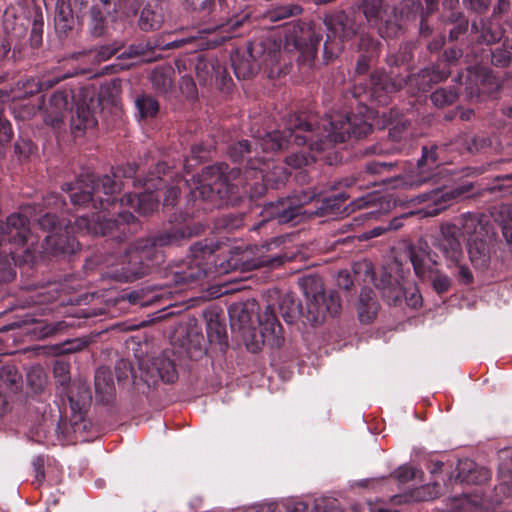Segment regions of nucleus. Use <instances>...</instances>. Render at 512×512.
I'll return each instance as SVG.
<instances>
[{
	"label": "nucleus",
	"instance_id": "obj_1",
	"mask_svg": "<svg viewBox=\"0 0 512 512\" xmlns=\"http://www.w3.org/2000/svg\"><path fill=\"white\" fill-rule=\"evenodd\" d=\"M358 113L331 114L315 123L314 117L306 113H291L283 118V129L266 133L262 138L242 139L227 147V154L241 168L229 169L226 163H217L202 169L193 176V186L187 197L190 206L187 215L200 211L206 213L214 208L236 205L241 199V175L247 180L253 173L266 166L265 153L286 151L293 146L308 145L310 152H323L351 137L361 139L373 130L369 123L370 109L358 100Z\"/></svg>",
	"mask_w": 512,
	"mask_h": 512
},
{
	"label": "nucleus",
	"instance_id": "obj_2",
	"mask_svg": "<svg viewBox=\"0 0 512 512\" xmlns=\"http://www.w3.org/2000/svg\"><path fill=\"white\" fill-rule=\"evenodd\" d=\"M378 182H381L380 177L367 174L364 164L357 176L345 177L333 185L330 194L302 191L300 194L271 202L266 213L279 224H297L312 216L338 215L347 210L346 201L354 197L356 190L368 189Z\"/></svg>",
	"mask_w": 512,
	"mask_h": 512
},
{
	"label": "nucleus",
	"instance_id": "obj_3",
	"mask_svg": "<svg viewBox=\"0 0 512 512\" xmlns=\"http://www.w3.org/2000/svg\"><path fill=\"white\" fill-rule=\"evenodd\" d=\"M363 20L370 27L376 28L383 39L398 38L403 33L398 19L388 15L385 0H359L352 6L351 11H337L325 18L323 56L326 61L339 55L343 42L356 36L363 26Z\"/></svg>",
	"mask_w": 512,
	"mask_h": 512
},
{
	"label": "nucleus",
	"instance_id": "obj_4",
	"mask_svg": "<svg viewBox=\"0 0 512 512\" xmlns=\"http://www.w3.org/2000/svg\"><path fill=\"white\" fill-rule=\"evenodd\" d=\"M194 234L192 228L184 223L163 227L156 233L139 238L126 248L125 255L119 260H107L102 276L117 282H133L146 275L151 269L164 262L165 247L179 246Z\"/></svg>",
	"mask_w": 512,
	"mask_h": 512
},
{
	"label": "nucleus",
	"instance_id": "obj_5",
	"mask_svg": "<svg viewBox=\"0 0 512 512\" xmlns=\"http://www.w3.org/2000/svg\"><path fill=\"white\" fill-rule=\"evenodd\" d=\"M454 146L453 143H436L428 142L421 148V157L417 161L418 174L406 178L390 175L397 168V162L385 161H367L365 162V172L371 176H379L380 181L384 184H390L393 188H419L423 185H431L417 196V203H433L437 207L432 213H438L446 208V202L450 199L447 192L440 186L434 185L438 180L436 170L448 161L446 152L449 147Z\"/></svg>",
	"mask_w": 512,
	"mask_h": 512
},
{
	"label": "nucleus",
	"instance_id": "obj_6",
	"mask_svg": "<svg viewBox=\"0 0 512 512\" xmlns=\"http://www.w3.org/2000/svg\"><path fill=\"white\" fill-rule=\"evenodd\" d=\"M117 218L108 217L104 211L93 212L91 216H78L71 226L66 224L64 232L50 233L44 238V248L55 256L72 255L80 249V243L72 233L101 235L108 237L106 242L115 241L117 244L125 242L130 236L137 233L140 224L130 211H119Z\"/></svg>",
	"mask_w": 512,
	"mask_h": 512
},
{
	"label": "nucleus",
	"instance_id": "obj_7",
	"mask_svg": "<svg viewBox=\"0 0 512 512\" xmlns=\"http://www.w3.org/2000/svg\"><path fill=\"white\" fill-rule=\"evenodd\" d=\"M139 167L135 162H128L112 168L111 175L97 178L94 173H82L75 182L62 185V190L68 194L74 206H91L98 211H104L108 217H114L108 211L109 207L116 206L117 198L114 196L122 188L121 179H130L133 186L143 184V178L138 175Z\"/></svg>",
	"mask_w": 512,
	"mask_h": 512
},
{
	"label": "nucleus",
	"instance_id": "obj_8",
	"mask_svg": "<svg viewBox=\"0 0 512 512\" xmlns=\"http://www.w3.org/2000/svg\"><path fill=\"white\" fill-rule=\"evenodd\" d=\"M299 286L306 298V312L294 293H286L279 302V311L287 324L300 320L304 325L322 324L327 315L336 317L341 311V299L337 291L326 294L324 284L317 276H305Z\"/></svg>",
	"mask_w": 512,
	"mask_h": 512
},
{
	"label": "nucleus",
	"instance_id": "obj_9",
	"mask_svg": "<svg viewBox=\"0 0 512 512\" xmlns=\"http://www.w3.org/2000/svg\"><path fill=\"white\" fill-rule=\"evenodd\" d=\"M221 250V242L214 239H203L190 247V255L186 260L172 266L166 272L169 284L189 286L198 284L209 274L218 272L217 252Z\"/></svg>",
	"mask_w": 512,
	"mask_h": 512
},
{
	"label": "nucleus",
	"instance_id": "obj_10",
	"mask_svg": "<svg viewBox=\"0 0 512 512\" xmlns=\"http://www.w3.org/2000/svg\"><path fill=\"white\" fill-rule=\"evenodd\" d=\"M451 70L446 65L442 67L441 63H436L430 67L421 69L417 74L406 73L397 75L391 80L384 73H372L369 79L368 95L379 105H387L390 101V95L401 90L404 85L410 83L415 85L418 91L427 92L434 84H438L449 77Z\"/></svg>",
	"mask_w": 512,
	"mask_h": 512
},
{
	"label": "nucleus",
	"instance_id": "obj_11",
	"mask_svg": "<svg viewBox=\"0 0 512 512\" xmlns=\"http://www.w3.org/2000/svg\"><path fill=\"white\" fill-rule=\"evenodd\" d=\"M281 57V45L269 37L248 42L245 49L231 54V66L238 79H249L261 66L272 68Z\"/></svg>",
	"mask_w": 512,
	"mask_h": 512
},
{
	"label": "nucleus",
	"instance_id": "obj_12",
	"mask_svg": "<svg viewBox=\"0 0 512 512\" xmlns=\"http://www.w3.org/2000/svg\"><path fill=\"white\" fill-rule=\"evenodd\" d=\"M407 254L415 275L422 282L429 281L437 295L442 296L451 290L453 280L436 268L438 256L430 250L427 242L419 240L416 244L409 245Z\"/></svg>",
	"mask_w": 512,
	"mask_h": 512
},
{
	"label": "nucleus",
	"instance_id": "obj_13",
	"mask_svg": "<svg viewBox=\"0 0 512 512\" xmlns=\"http://www.w3.org/2000/svg\"><path fill=\"white\" fill-rule=\"evenodd\" d=\"M170 167L166 162H158L155 171L149 172L143 178L144 191L141 193H127L119 200L116 205L129 206L134 208L141 215H149L157 210L159 206L161 187L164 184V178L169 172Z\"/></svg>",
	"mask_w": 512,
	"mask_h": 512
},
{
	"label": "nucleus",
	"instance_id": "obj_14",
	"mask_svg": "<svg viewBox=\"0 0 512 512\" xmlns=\"http://www.w3.org/2000/svg\"><path fill=\"white\" fill-rule=\"evenodd\" d=\"M322 39V33L310 25L294 22L285 28L284 49L288 52H298L299 64L311 67Z\"/></svg>",
	"mask_w": 512,
	"mask_h": 512
},
{
	"label": "nucleus",
	"instance_id": "obj_15",
	"mask_svg": "<svg viewBox=\"0 0 512 512\" xmlns=\"http://www.w3.org/2000/svg\"><path fill=\"white\" fill-rule=\"evenodd\" d=\"M31 209L28 205L21 212L9 215L6 221H0V250L11 248L16 252L28 242L31 237L28 213Z\"/></svg>",
	"mask_w": 512,
	"mask_h": 512
},
{
	"label": "nucleus",
	"instance_id": "obj_16",
	"mask_svg": "<svg viewBox=\"0 0 512 512\" xmlns=\"http://www.w3.org/2000/svg\"><path fill=\"white\" fill-rule=\"evenodd\" d=\"M257 322L260 340L256 339L252 343H247L248 350L255 353L264 344L271 348H280L285 339L283 327L277 317L275 306L272 304L266 305L262 312L257 313Z\"/></svg>",
	"mask_w": 512,
	"mask_h": 512
},
{
	"label": "nucleus",
	"instance_id": "obj_17",
	"mask_svg": "<svg viewBox=\"0 0 512 512\" xmlns=\"http://www.w3.org/2000/svg\"><path fill=\"white\" fill-rule=\"evenodd\" d=\"M480 223L476 216L472 214L463 215L461 227L463 234L468 239V254L473 267L477 270H486L490 265L491 253L486 240L478 237L477 228Z\"/></svg>",
	"mask_w": 512,
	"mask_h": 512
},
{
	"label": "nucleus",
	"instance_id": "obj_18",
	"mask_svg": "<svg viewBox=\"0 0 512 512\" xmlns=\"http://www.w3.org/2000/svg\"><path fill=\"white\" fill-rule=\"evenodd\" d=\"M142 377L148 385L156 384L159 380L168 384L177 381L179 375L175 352L165 350L160 355L153 357L143 368Z\"/></svg>",
	"mask_w": 512,
	"mask_h": 512
},
{
	"label": "nucleus",
	"instance_id": "obj_19",
	"mask_svg": "<svg viewBox=\"0 0 512 512\" xmlns=\"http://www.w3.org/2000/svg\"><path fill=\"white\" fill-rule=\"evenodd\" d=\"M461 234V229L456 224L446 223L441 226L440 234L435 238L434 246L442 252L448 269H452V265H458L463 258Z\"/></svg>",
	"mask_w": 512,
	"mask_h": 512
},
{
	"label": "nucleus",
	"instance_id": "obj_20",
	"mask_svg": "<svg viewBox=\"0 0 512 512\" xmlns=\"http://www.w3.org/2000/svg\"><path fill=\"white\" fill-rule=\"evenodd\" d=\"M195 72L201 85H210L215 81L221 89H228L232 82L227 67L216 58L199 56Z\"/></svg>",
	"mask_w": 512,
	"mask_h": 512
},
{
	"label": "nucleus",
	"instance_id": "obj_21",
	"mask_svg": "<svg viewBox=\"0 0 512 512\" xmlns=\"http://www.w3.org/2000/svg\"><path fill=\"white\" fill-rule=\"evenodd\" d=\"M141 0H133L127 7L128 16L139 14L138 28L143 32L159 30L165 20L163 7L155 2H147L142 9Z\"/></svg>",
	"mask_w": 512,
	"mask_h": 512
},
{
	"label": "nucleus",
	"instance_id": "obj_22",
	"mask_svg": "<svg viewBox=\"0 0 512 512\" xmlns=\"http://www.w3.org/2000/svg\"><path fill=\"white\" fill-rule=\"evenodd\" d=\"M62 397H66L72 416L77 421H82L85 414L90 408L92 395L89 385L81 380L73 381L66 389L58 393Z\"/></svg>",
	"mask_w": 512,
	"mask_h": 512
},
{
	"label": "nucleus",
	"instance_id": "obj_23",
	"mask_svg": "<svg viewBox=\"0 0 512 512\" xmlns=\"http://www.w3.org/2000/svg\"><path fill=\"white\" fill-rule=\"evenodd\" d=\"M499 88L497 78L490 69H481L475 73L469 71L465 83V98L479 101L481 95L491 94Z\"/></svg>",
	"mask_w": 512,
	"mask_h": 512
},
{
	"label": "nucleus",
	"instance_id": "obj_24",
	"mask_svg": "<svg viewBox=\"0 0 512 512\" xmlns=\"http://www.w3.org/2000/svg\"><path fill=\"white\" fill-rule=\"evenodd\" d=\"M74 99V90L69 84L53 92L49 100V108L44 117L45 123L53 128L59 127L63 122L64 112Z\"/></svg>",
	"mask_w": 512,
	"mask_h": 512
},
{
	"label": "nucleus",
	"instance_id": "obj_25",
	"mask_svg": "<svg viewBox=\"0 0 512 512\" xmlns=\"http://www.w3.org/2000/svg\"><path fill=\"white\" fill-rule=\"evenodd\" d=\"M506 30L499 19L479 18L471 24V40L477 44L493 45L499 42L505 35Z\"/></svg>",
	"mask_w": 512,
	"mask_h": 512
},
{
	"label": "nucleus",
	"instance_id": "obj_26",
	"mask_svg": "<svg viewBox=\"0 0 512 512\" xmlns=\"http://www.w3.org/2000/svg\"><path fill=\"white\" fill-rule=\"evenodd\" d=\"M489 478L490 472L488 469L478 466L473 460L461 459L456 467V475H451L447 483L449 487L453 484L481 485Z\"/></svg>",
	"mask_w": 512,
	"mask_h": 512
},
{
	"label": "nucleus",
	"instance_id": "obj_27",
	"mask_svg": "<svg viewBox=\"0 0 512 512\" xmlns=\"http://www.w3.org/2000/svg\"><path fill=\"white\" fill-rule=\"evenodd\" d=\"M151 46L148 41H142L139 43H133L128 46V48L121 53L117 58L116 62L102 68L103 73L105 74H116L120 71L129 70L131 67L135 65V63L125 62L127 59L134 58H146V60H151Z\"/></svg>",
	"mask_w": 512,
	"mask_h": 512
},
{
	"label": "nucleus",
	"instance_id": "obj_28",
	"mask_svg": "<svg viewBox=\"0 0 512 512\" xmlns=\"http://www.w3.org/2000/svg\"><path fill=\"white\" fill-rule=\"evenodd\" d=\"M75 11L81 12L75 7L73 0H56L54 8V27L60 38L67 37L75 27Z\"/></svg>",
	"mask_w": 512,
	"mask_h": 512
},
{
	"label": "nucleus",
	"instance_id": "obj_29",
	"mask_svg": "<svg viewBox=\"0 0 512 512\" xmlns=\"http://www.w3.org/2000/svg\"><path fill=\"white\" fill-rule=\"evenodd\" d=\"M256 308L255 301L231 305L229 308L231 329L242 331L243 334L255 330L253 317Z\"/></svg>",
	"mask_w": 512,
	"mask_h": 512
},
{
	"label": "nucleus",
	"instance_id": "obj_30",
	"mask_svg": "<svg viewBox=\"0 0 512 512\" xmlns=\"http://www.w3.org/2000/svg\"><path fill=\"white\" fill-rule=\"evenodd\" d=\"M115 16L103 4H94L88 13L87 29L93 38L104 37L109 34L110 23Z\"/></svg>",
	"mask_w": 512,
	"mask_h": 512
},
{
	"label": "nucleus",
	"instance_id": "obj_31",
	"mask_svg": "<svg viewBox=\"0 0 512 512\" xmlns=\"http://www.w3.org/2000/svg\"><path fill=\"white\" fill-rule=\"evenodd\" d=\"M246 24H248L247 16L235 15L227 19L214 28L209 43L220 46L225 41L240 36Z\"/></svg>",
	"mask_w": 512,
	"mask_h": 512
},
{
	"label": "nucleus",
	"instance_id": "obj_32",
	"mask_svg": "<svg viewBox=\"0 0 512 512\" xmlns=\"http://www.w3.org/2000/svg\"><path fill=\"white\" fill-rule=\"evenodd\" d=\"M70 128L75 137L84 135L86 130L97 125L95 114L86 101H78L74 110L70 111Z\"/></svg>",
	"mask_w": 512,
	"mask_h": 512
},
{
	"label": "nucleus",
	"instance_id": "obj_33",
	"mask_svg": "<svg viewBox=\"0 0 512 512\" xmlns=\"http://www.w3.org/2000/svg\"><path fill=\"white\" fill-rule=\"evenodd\" d=\"M286 259L287 256L281 253L260 255L252 259H249L247 253L243 252L241 254H238L236 258H232L231 260L234 261L233 268L252 270L260 267L277 268L281 266ZM229 266L232 267V264L230 262Z\"/></svg>",
	"mask_w": 512,
	"mask_h": 512
},
{
	"label": "nucleus",
	"instance_id": "obj_34",
	"mask_svg": "<svg viewBox=\"0 0 512 512\" xmlns=\"http://www.w3.org/2000/svg\"><path fill=\"white\" fill-rule=\"evenodd\" d=\"M206 317V332L210 344L219 346V350L225 352L228 348V335L225 318L217 312H208Z\"/></svg>",
	"mask_w": 512,
	"mask_h": 512
},
{
	"label": "nucleus",
	"instance_id": "obj_35",
	"mask_svg": "<svg viewBox=\"0 0 512 512\" xmlns=\"http://www.w3.org/2000/svg\"><path fill=\"white\" fill-rule=\"evenodd\" d=\"M29 20L14 6H9L3 13L2 26L4 34L11 39L19 41L24 38L28 31Z\"/></svg>",
	"mask_w": 512,
	"mask_h": 512
},
{
	"label": "nucleus",
	"instance_id": "obj_36",
	"mask_svg": "<svg viewBox=\"0 0 512 512\" xmlns=\"http://www.w3.org/2000/svg\"><path fill=\"white\" fill-rule=\"evenodd\" d=\"M95 399L104 405L113 402L115 398V386L112 372L107 368H99L95 373Z\"/></svg>",
	"mask_w": 512,
	"mask_h": 512
},
{
	"label": "nucleus",
	"instance_id": "obj_37",
	"mask_svg": "<svg viewBox=\"0 0 512 512\" xmlns=\"http://www.w3.org/2000/svg\"><path fill=\"white\" fill-rule=\"evenodd\" d=\"M379 304L374 290L370 287H363L359 295L357 305L358 318L361 323L369 324L377 316Z\"/></svg>",
	"mask_w": 512,
	"mask_h": 512
},
{
	"label": "nucleus",
	"instance_id": "obj_38",
	"mask_svg": "<svg viewBox=\"0 0 512 512\" xmlns=\"http://www.w3.org/2000/svg\"><path fill=\"white\" fill-rule=\"evenodd\" d=\"M376 287L381 290L382 298L389 305L398 306L402 304L405 286L392 277L391 274H383L379 283H376Z\"/></svg>",
	"mask_w": 512,
	"mask_h": 512
},
{
	"label": "nucleus",
	"instance_id": "obj_39",
	"mask_svg": "<svg viewBox=\"0 0 512 512\" xmlns=\"http://www.w3.org/2000/svg\"><path fill=\"white\" fill-rule=\"evenodd\" d=\"M450 487L447 482L440 484L437 481L422 485L404 494L405 502H420L434 500L447 493Z\"/></svg>",
	"mask_w": 512,
	"mask_h": 512
},
{
	"label": "nucleus",
	"instance_id": "obj_40",
	"mask_svg": "<svg viewBox=\"0 0 512 512\" xmlns=\"http://www.w3.org/2000/svg\"><path fill=\"white\" fill-rule=\"evenodd\" d=\"M413 49L414 45L412 43H405L400 45L398 51L396 53L388 54L386 57V64L391 69L389 74L384 72L388 77L391 76V80L395 79L397 75H402L401 73L395 74L393 71L394 68H401L404 67L405 71L407 73L409 69V64L413 60ZM377 71H374L373 73H376ZM379 73H383V71H378Z\"/></svg>",
	"mask_w": 512,
	"mask_h": 512
},
{
	"label": "nucleus",
	"instance_id": "obj_41",
	"mask_svg": "<svg viewBox=\"0 0 512 512\" xmlns=\"http://www.w3.org/2000/svg\"><path fill=\"white\" fill-rule=\"evenodd\" d=\"M453 145L459 148L461 153L463 150L477 153L490 147L491 140L483 134H463L453 142Z\"/></svg>",
	"mask_w": 512,
	"mask_h": 512
},
{
	"label": "nucleus",
	"instance_id": "obj_42",
	"mask_svg": "<svg viewBox=\"0 0 512 512\" xmlns=\"http://www.w3.org/2000/svg\"><path fill=\"white\" fill-rule=\"evenodd\" d=\"M266 167H268L267 163L261 172L257 171L256 173H253L252 176H250V179L260 178L261 180L266 181V185H269L271 189H279L281 186L285 185L290 177V173L284 166H273L269 172L263 174Z\"/></svg>",
	"mask_w": 512,
	"mask_h": 512
},
{
	"label": "nucleus",
	"instance_id": "obj_43",
	"mask_svg": "<svg viewBox=\"0 0 512 512\" xmlns=\"http://www.w3.org/2000/svg\"><path fill=\"white\" fill-rule=\"evenodd\" d=\"M461 84L455 81L453 85L437 88L430 95V100L438 108L453 105L460 95Z\"/></svg>",
	"mask_w": 512,
	"mask_h": 512
},
{
	"label": "nucleus",
	"instance_id": "obj_44",
	"mask_svg": "<svg viewBox=\"0 0 512 512\" xmlns=\"http://www.w3.org/2000/svg\"><path fill=\"white\" fill-rule=\"evenodd\" d=\"M174 71L171 67H156L150 75L153 88L162 95H167L173 87Z\"/></svg>",
	"mask_w": 512,
	"mask_h": 512
},
{
	"label": "nucleus",
	"instance_id": "obj_45",
	"mask_svg": "<svg viewBox=\"0 0 512 512\" xmlns=\"http://www.w3.org/2000/svg\"><path fill=\"white\" fill-rule=\"evenodd\" d=\"M17 255L11 248L0 250V283H9L16 277L12 263L16 264Z\"/></svg>",
	"mask_w": 512,
	"mask_h": 512
},
{
	"label": "nucleus",
	"instance_id": "obj_46",
	"mask_svg": "<svg viewBox=\"0 0 512 512\" xmlns=\"http://www.w3.org/2000/svg\"><path fill=\"white\" fill-rule=\"evenodd\" d=\"M174 33H166L155 36L154 38L148 39V43L151 46V54L155 51H168L183 47L186 43V39L173 38Z\"/></svg>",
	"mask_w": 512,
	"mask_h": 512
},
{
	"label": "nucleus",
	"instance_id": "obj_47",
	"mask_svg": "<svg viewBox=\"0 0 512 512\" xmlns=\"http://www.w3.org/2000/svg\"><path fill=\"white\" fill-rule=\"evenodd\" d=\"M204 338L198 333H189L186 340L182 344V348L187 357L191 360H198L205 354L203 344Z\"/></svg>",
	"mask_w": 512,
	"mask_h": 512
},
{
	"label": "nucleus",
	"instance_id": "obj_48",
	"mask_svg": "<svg viewBox=\"0 0 512 512\" xmlns=\"http://www.w3.org/2000/svg\"><path fill=\"white\" fill-rule=\"evenodd\" d=\"M359 35L357 50L360 54L369 55L370 57H379L381 52V42L369 33L361 32Z\"/></svg>",
	"mask_w": 512,
	"mask_h": 512
},
{
	"label": "nucleus",
	"instance_id": "obj_49",
	"mask_svg": "<svg viewBox=\"0 0 512 512\" xmlns=\"http://www.w3.org/2000/svg\"><path fill=\"white\" fill-rule=\"evenodd\" d=\"M491 63L496 67L505 68L512 62V37H507L502 47L490 50Z\"/></svg>",
	"mask_w": 512,
	"mask_h": 512
},
{
	"label": "nucleus",
	"instance_id": "obj_50",
	"mask_svg": "<svg viewBox=\"0 0 512 512\" xmlns=\"http://www.w3.org/2000/svg\"><path fill=\"white\" fill-rule=\"evenodd\" d=\"M31 207L32 209L30 210V213H28V218L31 219V222L37 221L39 228L43 231L49 232V234L61 231L59 219L55 214L46 212L41 217L37 218L36 215H34L36 207Z\"/></svg>",
	"mask_w": 512,
	"mask_h": 512
},
{
	"label": "nucleus",
	"instance_id": "obj_51",
	"mask_svg": "<svg viewBox=\"0 0 512 512\" xmlns=\"http://www.w3.org/2000/svg\"><path fill=\"white\" fill-rule=\"evenodd\" d=\"M135 105L142 119L153 118L159 112V102L151 95L138 96Z\"/></svg>",
	"mask_w": 512,
	"mask_h": 512
},
{
	"label": "nucleus",
	"instance_id": "obj_52",
	"mask_svg": "<svg viewBox=\"0 0 512 512\" xmlns=\"http://www.w3.org/2000/svg\"><path fill=\"white\" fill-rule=\"evenodd\" d=\"M69 77L68 74H52L42 77L41 79L31 80V88L28 90L30 94L39 93L53 88L62 80Z\"/></svg>",
	"mask_w": 512,
	"mask_h": 512
},
{
	"label": "nucleus",
	"instance_id": "obj_53",
	"mask_svg": "<svg viewBox=\"0 0 512 512\" xmlns=\"http://www.w3.org/2000/svg\"><path fill=\"white\" fill-rule=\"evenodd\" d=\"M448 20L454 24L449 32V39L451 41H458L468 31L469 22L465 16L460 12H451Z\"/></svg>",
	"mask_w": 512,
	"mask_h": 512
},
{
	"label": "nucleus",
	"instance_id": "obj_54",
	"mask_svg": "<svg viewBox=\"0 0 512 512\" xmlns=\"http://www.w3.org/2000/svg\"><path fill=\"white\" fill-rule=\"evenodd\" d=\"M54 378L57 383V393L63 391V388L66 389L69 385L72 384L70 381V365L67 362L57 360L53 367Z\"/></svg>",
	"mask_w": 512,
	"mask_h": 512
},
{
	"label": "nucleus",
	"instance_id": "obj_55",
	"mask_svg": "<svg viewBox=\"0 0 512 512\" xmlns=\"http://www.w3.org/2000/svg\"><path fill=\"white\" fill-rule=\"evenodd\" d=\"M315 161L316 156L304 150L293 152L285 158V163L295 169L308 166Z\"/></svg>",
	"mask_w": 512,
	"mask_h": 512
},
{
	"label": "nucleus",
	"instance_id": "obj_56",
	"mask_svg": "<svg viewBox=\"0 0 512 512\" xmlns=\"http://www.w3.org/2000/svg\"><path fill=\"white\" fill-rule=\"evenodd\" d=\"M403 301H405L406 305L412 309H418L422 306L423 297L415 284H408L405 286Z\"/></svg>",
	"mask_w": 512,
	"mask_h": 512
},
{
	"label": "nucleus",
	"instance_id": "obj_57",
	"mask_svg": "<svg viewBox=\"0 0 512 512\" xmlns=\"http://www.w3.org/2000/svg\"><path fill=\"white\" fill-rule=\"evenodd\" d=\"M37 151V146L27 138L19 137L14 144V152L20 160L28 159Z\"/></svg>",
	"mask_w": 512,
	"mask_h": 512
},
{
	"label": "nucleus",
	"instance_id": "obj_58",
	"mask_svg": "<svg viewBox=\"0 0 512 512\" xmlns=\"http://www.w3.org/2000/svg\"><path fill=\"white\" fill-rule=\"evenodd\" d=\"M0 379L9 387H18L21 381V375L12 365H5L0 368Z\"/></svg>",
	"mask_w": 512,
	"mask_h": 512
},
{
	"label": "nucleus",
	"instance_id": "obj_59",
	"mask_svg": "<svg viewBox=\"0 0 512 512\" xmlns=\"http://www.w3.org/2000/svg\"><path fill=\"white\" fill-rule=\"evenodd\" d=\"M121 48H122V45L119 44L118 42L101 45L95 50L94 59L97 62L107 61L110 58H112L114 55H116Z\"/></svg>",
	"mask_w": 512,
	"mask_h": 512
},
{
	"label": "nucleus",
	"instance_id": "obj_60",
	"mask_svg": "<svg viewBox=\"0 0 512 512\" xmlns=\"http://www.w3.org/2000/svg\"><path fill=\"white\" fill-rule=\"evenodd\" d=\"M89 345V341L84 338L69 339L61 343L58 347L60 354H71L82 351Z\"/></svg>",
	"mask_w": 512,
	"mask_h": 512
},
{
	"label": "nucleus",
	"instance_id": "obj_61",
	"mask_svg": "<svg viewBox=\"0 0 512 512\" xmlns=\"http://www.w3.org/2000/svg\"><path fill=\"white\" fill-rule=\"evenodd\" d=\"M409 122L407 120H399L389 128L388 137L393 143H400L407 137V129Z\"/></svg>",
	"mask_w": 512,
	"mask_h": 512
},
{
	"label": "nucleus",
	"instance_id": "obj_62",
	"mask_svg": "<svg viewBox=\"0 0 512 512\" xmlns=\"http://www.w3.org/2000/svg\"><path fill=\"white\" fill-rule=\"evenodd\" d=\"M302 11H303V9L299 5H286V6H281V7H278L277 9H275L272 12L270 17L272 20L277 21V20L289 18L291 16L299 15L302 13Z\"/></svg>",
	"mask_w": 512,
	"mask_h": 512
},
{
	"label": "nucleus",
	"instance_id": "obj_63",
	"mask_svg": "<svg viewBox=\"0 0 512 512\" xmlns=\"http://www.w3.org/2000/svg\"><path fill=\"white\" fill-rule=\"evenodd\" d=\"M27 381L35 391H40L46 384V376L41 368H33L27 374Z\"/></svg>",
	"mask_w": 512,
	"mask_h": 512
},
{
	"label": "nucleus",
	"instance_id": "obj_64",
	"mask_svg": "<svg viewBox=\"0 0 512 512\" xmlns=\"http://www.w3.org/2000/svg\"><path fill=\"white\" fill-rule=\"evenodd\" d=\"M162 189H165L163 192V206L174 207L178 201L180 189L177 186H168L165 179L164 184L161 187V190Z\"/></svg>",
	"mask_w": 512,
	"mask_h": 512
}]
</instances>
